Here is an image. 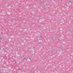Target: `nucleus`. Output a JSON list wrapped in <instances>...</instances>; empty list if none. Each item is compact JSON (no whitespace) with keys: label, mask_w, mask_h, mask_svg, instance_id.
Returning <instances> with one entry per match:
<instances>
[{"label":"nucleus","mask_w":73,"mask_h":73,"mask_svg":"<svg viewBox=\"0 0 73 73\" xmlns=\"http://www.w3.org/2000/svg\"><path fill=\"white\" fill-rule=\"evenodd\" d=\"M24 60H26L27 59L25 58H24Z\"/></svg>","instance_id":"1"},{"label":"nucleus","mask_w":73,"mask_h":73,"mask_svg":"<svg viewBox=\"0 0 73 73\" xmlns=\"http://www.w3.org/2000/svg\"><path fill=\"white\" fill-rule=\"evenodd\" d=\"M30 60H31V58H30Z\"/></svg>","instance_id":"2"},{"label":"nucleus","mask_w":73,"mask_h":73,"mask_svg":"<svg viewBox=\"0 0 73 73\" xmlns=\"http://www.w3.org/2000/svg\"><path fill=\"white\" fill-rule=\"evenodd\" d=\"M40 37H41V36H40Z\"/></svg>","instance_id":"3"},{"label":"nucleus","mask_w":73,"mask_h":73,"mask_svg":"<svg viewBox=\"0 0 73 73\" xmlns=\"http://www.w3.org/2000/svg\"><path fill=\"white\" fill-rule=\"evenodd\" d=\"M71 32H72V31H71Z\"/></svg>","instance_id":"4"},{"label":"nucleus","mask_w":73,"mask_h":73,"mask_svg":"<svg viewBox=\"0 0 73 73\" xmlns=\"http://www.w3.org/2000/svg\"><path fill=\"white\" fill-rule=\"evenodd\" d=\"M1 73H2V72H1Z\"/></svg>","instance_id":"5"}]
</instances>
